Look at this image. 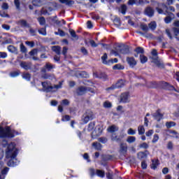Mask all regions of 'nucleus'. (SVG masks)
Instances as JSON below:
<instances>
[{
	"mask_svg": "<svg viewBox=\"0 0 179 179\" xmlns=\"http://www.w3.org/2000/svg\"><path fill=\"white\" fill-rule=\"evenodd\" d=\"M16 156H17V149L13 143H10L7 145L6 149V157L10 159L7 162L9 167H13L17 165V159H16Z\"/></svg>",
	"mask_w": 179,
	"mask_h": 179,
	"instance_id": "1",
	"label": "nucleus"
},
{
	"mask_svg": "<svg viewBox=\"0 0 179 179\" xmlns=\"http://www.w3.org/2000/svg\"><path fill=\"white\" fill-rule=\"evenodd\" d=\"M41 85L46 93H55V92H57L58 90H59V89H62V81H60L59 82V84L54 85H51L47 82H42Z\"/></svg>",
	"mask_w": 179,
	"mask_h": 179,
	"instance_id": "2",
	"label": "nucleus"
},
{
	"mask_svg": "<svg viewBox=\"0 0 179 179\" xmlns=\"http://www.w3.org/2000/svg\"><path fill=\"white\" fill-rule=\"evenodd\" d=\"M19 134L15 131H11L10 127H6L5 129L0 127V138H15Z\"/></svg>",
	"mask_w": 179,
	"mask_h": 179,
	"instance_id": "3",
	"label": "nucleus"
},
{
	"mask_svg": "<svg viewBox=\"0 0 179 179\" xmlns=\"http://www.w3.org/2000/svg\"><path fill=\"white\" fill-rule=\"evenodd\" d=\"M90 120H93V112L87 110L82 117L83 124H87Z\"/></svg>",
	"mask_w": 179,
	"mask_h": 179,
	"instance_id": "4",
	"label": "nucleus"
},
{
	"mask_svg": "<svg viewBox=\"0 0 179 179\" xmlns=\"http://www.w3.org/2000/svg\"><path fill=\"white\" fill-rule=\"evenodd\" d=\"M54 68H55V66L50 62H47L45 66L41 69V72H42V73H47V72H51Z\"/></svg>",
	"mask_w": 179,
	"mask_h": 179,
	"instance_id": "5",
	"label": "nucleus"
},
{
	"mask_svg": "<svg viewBox=\"0 0 179 179\" xmlns=\"http://www.w3.org/2000/svg\"><path fill=\"white\" fill-rule=\"evenodd\" d=\"M117 52H120V54H124L125 55L127 54H129V48L128 47V45L122 44L117 46Z\"/></svg>",
	"mask_w": 179,
	"mask_h": 179,
	"instance_id": "6",
	"label": "nucleus"
},
{
	"mask_svg": "<svg viewBox=\"0 0 179 179\" xmlns=\"http://www.w3.org/2000/svg\"><path fill=\"white\" fill-rule=\"evenodd\" d=\"M164 15H166V17L164 20L165 23L166 24H169V23H171V20L174 19V14L173 13L166 11V13H164Z\"/></svg>",
	"mask_w": 179,
	"mask_h": 179,
	"instance_id": "7",
	"label": "nucleus"
},
{
	"mask_svg": "<svg viewBox=\"0 0 179 179\" xmlns=\"http://www.w3.org/2000/svg\"><path fill=\"white\" fill-rule=\"evenodd\" d=\"M120 103H129V93L124 92L120 95Z\"/></svg>",
	"mask_w": 179,
	"mask_h": 179,
	"instance_id": "8",
	"label": "nucleus"
},
{
	"mask_svg": "<svg viewBox=\"0 0 179 179\" xmlns=\"http://www.w3.org/2000/svg\"><path fill=\"white\" fill-rule=\"evenodd\" d=\"M163 113H162L160 109H158L155 113L152 114V117L157 120L160 121L163 120Z\"/></svg>",
	"mask_w": 179,
	"mask_h": 179,
	"instance_id": "9",
	"label": "nucleus"
},
{
	"mask_svg": "<svg viewBox=\"0 0 179 179\" xmlns=\"http://www.w3.org/2000/svg\"><path fill=\"white\" fill-rule=\"evenodd\" d=\"M87 87H79L77 90L76 93L78 96H83V94H85V93H87Z\"/></svg>",
	"mask_w": 179,
	"mask_h": 179,
	"instance_id": "10",
	"label": "nucleus"
},
{
	"mask_svg": "<svg viewBox=\"0 0 179 179\" xmlns=\"http://www.w3.org/2000/svg\"><path fill=\"white\" fill-rule=\"evenodd\" d=\"M145 15L149 17H153L155 15V10L152 7L148 6L145 9Z\"/></svg>",
	"mask_w": 179,
	"mask_h": 179,
	"instance_id": "11",
	"label": "nucleus"
},
{
	"mask_svg": "<svg viewBox=\"0 0 179 179\" xmlns=\"http://www.w3.org/2000/svg\"><path fill=\"white\" fill-rule=\"evenodd\" d=\"M126 61L131 68H134L137 64L136 60L134 57H127Z\"/></svg>",
	"mask_w": 179,
	"mask_h": 179,
	"instance_id": "12",
	"label": "nucleus"
},
{
	"mask_svg": "<svg viewBox=\"0 0 179 179\" xmlns=\"http://www.w3.org/2000/svg\"><path fill=\"white\" fill-rule=\"evenodd\" d=\"M21 68H23V69H25V71H29L31 68V63L30 62H22L20 63Z\"/></svg>",
	"mask_w": 179,
	"mask_h": 179,
	"instance_id": "13",
	"label": "nucleus"
},
{
	"mask_svg": "<svg viewBox=\"0 0 179 179\" xmlns=\"http://www.w3.org/2000/svg\"><path fill=\"white\" fill-rule=\"evenodd\" d=\"M17 24L21 26V27H30V24L27 23V21L24 20H20L17 22Z\"/></svg>",
	"mask_w": 179,
	"mask_h": 179,
	"instance_id": "14",
	"label": "nucleus"
},
{
	"mask_svg": "<svg viewBox=\"0 0 179 179\" xmlns=\"http://www.w3.org/2000/svg\"><path fill=\"white\" fill-rule=\"evenodd\" d=\"M128 150V145L127 143H121L120 144V153H122V155H125Z\"/></svg>",
	"mask_w": 179,
	"mask_h": 179,
	"instance_id": "15",
	"label": "nucleus"
},
{
	"mask_svg": "<svg viewBox=\"0 0 179 179\" xmlns=\"http://www.w3.org/2000/svg\"><path fill=\"white\" fill-rule=\"evenodd\" d=\"M59 2H60V3H64L67 6H72V5L75 3V1L73 0H59Z\"/></svg>",
	"mask_w": 179,
	"mask_h": 179,
	"instance_id": "16",
	"label": "nucleus"
},
{
	"mask_svg": "<svg viewBox=\"0 0 179 179\" xmlns=\"http://www.w3.org/2000/svg\"><path fill=\"white\" fill-rule=\"evenodd\" d=\"M148 155H149V152L146 150L144 152H138L137 156L138 159H146L148 157Z\"/></svg>",
	"mask_w": 179,
	"mask_h": 179,
	"instance_id": "17",
	"label": "nucleus"
},
{
	"mask_svg": "<svg viewBox=\"0 0 179 179\" xmlns=\"http://www.w3.org/2000/svg\"><path fill=\"white\" fill-rule=\"evenodd\" d=\"M41 78L43 79H49L50 80H52V79L55 78V76H54V74H50L47 73H43Z\"/></svg>",
	"mask_w": 179,
	"mask_h": 179,
	"instance_id": "18",
	"label": "nucleus"
},
{
	"mask_svg": "<svg viewBox=\"0 0 179 179\" xmlns=\"http://www.w3.org/2000/svg\"><path fill=\"white\" fill-rule=\"evenodd\" d=\"M101 60L103 64H104L105 65H110V62H113V59H109L108 62H107V53H105L101 57Z\"/></svg>",
	"mask_w": 179,
	"mask_h": 179,
	"instance_id": "19",
	"label": "nucleus"
},
{
	"mask_svg": "<svg viewBox=\"0 0 179 179\" xmlns=\"http://www.w3.org/2000/svg\"><path fill=\"white\" fill-rule=\"evenodd\" d=\"M107 131L110 134H114V132H117V131H118V127L112 125L108 128Z\"/></svg>",
	"mask_w": 179,
	"mask_h": 179,
	"instance_id": "20",
	"label": "nucleus"
},
{
	"mask_svg": "<svg viewBox=\"0 0 179 179\" xmlns=\"http://www.w3.org/2000/svg\"><path fill=\"white\" fill-rule=\"evenodd\" d=\"M8 50L12 54H17V48L12 45L8 46Z\"/></svg>",
	"mask_w": 179,
	"mask_h": 179,
	"instance_id": "21",
	"label": "nucleus"
},
{
	"mask_svg": "<svg viewBox=\"0 0 179 179\" xmlns=\"http://www.w3.org/2000/svg\"><path fill=\"white\" fill-rule=\"evenodd\" d=\"M52 50L57 55H61V46H59V45L52 46Z\"/></svg>",
	"mask_w": 179,
	"mask_h": 179,
	"instance_id": "22",
	"label": "nucleus"
},
{
	"mask_svg": "<svg viewBox=\"0 0 179 179\" xmlns=\"http://www.w3.org/2000/svg\"><path fill=\"white\" fill-rule=\"evenodd\" d=\"M69 33L72 37V40H75L76 41L79 40V36L76 35V32L73 29H69Z\"/></svg>",
	"mask_w": 179,
	"mask_h": 179,
	"instance_id": "23",
	"label": "nucleus"
},
{
	"mask_svg": "<svg viewBox=\"0 0 179 179\" xmlns=\"http://www.w3.org/2000/svg\"><path fill=\"white\" fill-rule=\"evenodd\" d=\"M170 138H175L176 139H179V134L178 132L174 131V130H171L169 131Z\"/></svg>",
	"mask_w": 179,
	"mask_h": 179,
	"instance_id": "24",
	"label": "nucleus"
},
{
	"mask_svg": "<svg viewBox=\"0 0 179 179\" xmlns=\"http://www.w3.org/2000/svg\"><path fill=\"white\" fill-rule=\"evenodd\" d=\"M156 27H157V24L155 21H152L148 24V29H150V30H156Z\"/></svg>",
	"mask_w": 179,
	"mask_h": 179,
	"instance_id": "25",
	"label": "nucleus"
},
{
	"mask_svg": "<svg viewBox=\"0 0 179 179\" xmlns=\"http://www.w3.org/2000/svg\"><path fill=\"white\" fill-rule=\"evenodd\" d=\"M96 176H98V177H101V178H104L106 176V173L104 172V171H101L100 169H97L96 171Z\"/></svg>",
	"mask_w": 179,
	"mask_h": 179,
	"instance_id": "26",
	"label": "nucleus"
},
{
	"mask_svg": "<svg viewBox=\"0 0 179 179\" xmlns=\"http://www.w3.org/2000/svg\"><path fill=\"white\" fill-rule=\"evenodd\" d=\"M124 85V80H120L115 85L116 86V89H120V87H123Z\"/></svg>",
	"mask_w": 179,
	"mask_h": 179,
	"instance_id": "27",
	"label": "nucleus"
},
{
	"mask_svg": "<svg viewBox=\"0 0 179 179\" xmlns=\"http://www.w3.org/2000/svg\"><path fill=\"white\" fill-rule=\"evenodd\" d=\"M31 3L34 6H40L42 5L41 0H32Z\"/></svg>",
	"mask_w": 179,
	"mask_h": 179,
	"instance_id": "28",
	"label": "nucleus"
},
{
	"mask_svg": "<svg viewBox=\"0 0 179 179\" xmlns=\"http://www.w3.org/2000/svg\"><path fill=\"white\" fill-rule=\"evenodd\" d=\"M92 146L96 150H101V144L100 143H93Z\"/></svg>",
	"mask_w": 179,
	"mask_h": 179,
	"instance_id": "29",
	"label": "nucleus"
},
{
	"mask_svg": "<svg viewBox=\"0 0 179 179\" xmlns=\"http://www.w3.org/2000/svg\"><path fill=\"white\" fill-rule=\"evenodd\" d=\"M140 61L141 64H146V62H148V57L143 55H141Z\"/></svg>",
	"mask_w": 179,
	"mask_h": 179,
	"instance_id": "30",
	"label": "nucleus"
},
{
	"mask_svg": "<svg viewBox=\"0 0 179 179\" xmlns=\"http://www.w3.org/2000/svg\"><path fill=\"white\" fill-rule=\"evenodd\" d=\"M111 141H113V142H120V141H121V138H120L118 136H116L115 134H113L111 136Z\"/></svg>",
	"mask_w": 179,
	"mask_h": 179,
	"instance_id": "31",
	"label": "nucleus"
},
{
	"mask_svg": "<svg viewBox=\"0 0 179 179\" xmlns=\"http://www.w3.org/2000/svg\"><path fill=\"white\" fill-rule=\"evenodd\" d=\"M138 135H143L145 134V127L143 126H138Z\"/></svg>",
	"mask_w": 179,
	"mask_h": 179,
	"instance_id": "32",
	"label": "nucleus"
},
{
	"mask_svg": "<svg viewBox=\"0 0 179 179\" xmlns=\"http://www.w3.org/2000/svg\"><path fill=\"white\" fill-rule=\"evenodd\" d=\"M134 51L136 52V54H141V55H143L145 52V50L141 47L136 48Z\"/></svg>",
	"mask_w": 179,
	"mask_h": 179,
	"instance_id": "33",
	"label": "nucleus"
},
{
	"mask_svg": "<svg viewBox=\"0 0 179 179\" xmlns=\"http://www.w3.org/2000/svg\"><path fill=\"white\" fill-rule=\"evenodd\" d=\"M120 12V13H122V15H125V13H127V6L125 4L121 6Z\"/></svg>",
	"mask_w": 179,
	"mask_h": 179,
	"instance_id": "34",
	"label": "nucleus"
},
{
	"mask_svg": "<svg viewBox=\"0 0 179 179\" xmlns=\"http://www.w3.org/2000/svg\"><path fill=\"white\" fill-rule=\"evenodd\" d=\"M173 33L176 36V40L179 41V28L174 27L173 28Z\"/></svg>",
	"mask_w": 179,
	"mask_h": 179,
	"instance_id": "35",
	"label": "nucleus"
},
{
	"mask_svg": "<svg viewBox=\"0 0 179 179\" xmlns=\"http://www.w3.org/2000/svg\"><path fill=\"white\" fill-rule=\"evenodd\" d=\"M31 78V76L30 75V73H24L22 74V78L25 79V80H30Z\"/></svg>",
	"mask_w": 179,
	"mask_h": 179,
	"instance_id": "36",
	"label": "nucleus"
},
{
	"mask_svg": "<svg viewBox=\"0 0 179 179\" xmlns=\"http://www.w3.org/2000/svg\"><path fill=\"white\" fill-rule=\"evenodd\" d=\"M166 127L168 129L173 128V127H176V122H167L166 123Z\"/></svg>",
	"mask_w": 179,
	"mask_h": 179,
	"instance_id": "37",
	"label": "nucleus"
},
{
	"mask_svg": "<svg viewBox=\"0 0 179 179\" xmlns=\"http://www.w3.org/2000/svg\"><path fill=\"white\" fill-rule=\"evenodd\" d=\"M135 141H136V138L134 136H128L127 139V142H128V143H134Z\"/></svg>",
	"mask_w": 179,
	"mask_h": 179,
	"instance_id": "38",
	"label": "nucleus"
},
{
	"mask_svg": "<svg viewBox=\"0 0 179 179\" xmlns=\"http://www.w3.org/2000/svg\"><path fill=\"white\" fill-rule=\"evenodd\" d=\"M38 21L39 22V24L41 26H44V24H45V18H44V17H38Z\"/></svg>",
	"mask_w": 179,
	"mask_h": 179,
	"instance_id": "39",
	"label": "nucleus"
},
{
	"mask_svg": "<svg viewBox=\"0 0 179 179\" xmlns=\"http://www.w3.org/2000/svg\"><path fill=\"white\" fill-rule=\"evenodd\" d=\"M140 27L141 30H143V31H145V33H148V31H149V27H148V25L146 24H141Z\"/></svg>",
	"mask_w": 179,
	"mask_h": 179,
	"instance_id": "40",
	"label": "nucleus"
},
{
	"mask_svg": "<svg viewBox=\"0 0 179 179\" xmlns=\"http://www.w3.org/2000/svg\"><path fill=\"white\" fill-rule=\"evenodd\" d=\"M78 75L80 78H89V74L86 71H81Z\"/></svg>",
	"mask_w": 179,
	"mask_h": 179,
	"instance_id": "41",
	"label": "nucleus"
},
{
	"mask_svg": "<svg viewBox=\"0 0 179 179\" xmlns=\"http://www.w3.org/2000/svg\"><path fill=\"white\" fill-rule=\"evenodd\" d=\"M9 171V168L8 167H5L2 171L1 173L0 174V176H3L5 177V176H6V174H8V172Z\"/></svg>",
	"mask_w": 179,
	"mask_h": 179,
	"instance_id": "42",
	"label": "nucleus"
},
{
	"mask_svg": "<svg viewBox=\"0 0 179 179\" xmlns=\"http://www.w3.org/2000/svg\"><path fill=\"white\" fill-rule=\"evenodd\" d=\"M20 48L21 52H23L24 54L27 52V49L26 48V46L23 45V43L20 44Z\"/></svg>",
	"mask_w": 179,
	"mask_h": 179,
	"instance_id": "43",
	"label": "nucleus"
},
{
	"mask_svg": "<svg viewBox=\"0 0 179 179\" xmlns=\"http://www.w3.org/2000/svg\"><path fill=\"white\" fill-rule=\"evenodd\" d=\"M113 69H118V70H121V69H124V66L121 65L120 64H115V66H113Z\"/></svg>",
	"mask_w": 179,
	"mask_h": 179,
	"instance_id": "44",
	"label": "nucleus"
},
{
	"mask_svg": "<svg viewBox=\"0 0 179 179\" xmlns=\"http://www.w3.org/2000/svg\"><path fill=\"white\" fill-rule=\"evenodd\" d=\"M90 176L91 178H93V177L96 176V171L94 170V169L93 168L90 169Z\"/></svg>",
	"mask_w": 179,
	"mask_h": 179,
	"instance_id": "45",
	"label": "nucleus"
},
{
	"mask_svg": "<svg viewBox=\"0 0 179 179\" xmlns=\"http://www.w3.org/2000/svg\"><path fill=\"white\" fill-rule=\"evenodd\" d=\"M128 135H135L136 134V130H134L132 128H130L127 131Z\"/></svg>",
	"mask_w": 179,
	"mask_h": 179,
	"instance_id": "46",
	"label": "nucleus"
},
{
	"mask_svg": "<svg viewBox=\"0 0 179 179\" xmlns=\"http://www.w3.org/2000/svg\"><path fill=\"white\" fill-rule=\"evenodd\" d=\"M14 5L15 6L16 9H20V1L19 0H15Z\"/></svg>",
	"mask_w": 179,
	"mask_h": 179,
	"instance_id": "47",
	"label": "nucleus"
},
{
	"mask_svg": "<svg viewBox=\"0 0 179 179\" xmlns=\"http://www.w3.org/2000/svg\"><path fill=\"white\" fill-rule=\"evenodd\" d=\"M94 125H95V124H94V122H91V123H90L89 124V125H88V131H93V129H94Z\"/></svg>",
	"mask_w": 179,
	"mask_h": 179,
	"instance_id": "48",
	"label": "nucleus"
},
{
	"mask_svg": "<svg viewBox=\"0 0 179 179\" xmlns=\"http://www.w3.org/2000/svg\"><path fill=\"white\" fill-rule=\"evenodd\" d=\"M10 76L11 78H16V77L19 76V72H17V71L11 72L10 73Z\"/></svg>",
	"mask_w": 179,
	"mask_h": 179,
	"instance_id": "49",
	"label": "nucleus"
},
{
	"mask_svg": "<svg viewBox=\"0 0 179 179\" xmlns=\"http://www.w3.org/2000/svg\"><path fill=\"white\" fill-rule=\"evenodd\" d=\"M1 27H2V29H3L4 30H7V31L10 30V26L8 25V24H3L1 25Z\"/></svg>",
	"mask_w": 179,
	"mask_h": 179,
	"instance_id": "50",
	"label": "nucleus"
},
{
	"mask_svg": "<svg viewBox=\"0 0 179 179\" xmlns=\"http://www.w3.org/2000/svg\"><path fill=\"white\" fill-rule=\"evenodd\" d=\"M1 8L3 10H8L9 9V5L7 3H3Z\"/></svg>",
	"mask_w": 179,
	"mask_h": 179,
	"instance_id": "51",
	"label": "nucleus"
},
{
	"mask_svg": "<svg viewBox=\"0 0 179 179\" xmlns=\"http://www.w3.org/2000/svg\"><path fill=\"white\" fill-rule=\"evenodd\" d=\"M25 44L31 48H33V47H34V43L33 41H25Z\"/></svg>",
	"mask_w": 179,
	"mask_h": 179,
	"instance_id": "52",
	"label": "nucleus"
},
{
	"mask_svg": "<svg viewBox=\"0 0 179 179\" xmlns=\"http://www.w3.org/2000/svg\"><path fill=\"white\" fill-rule=\"evenodd\" d=\"M39 34H42L43 36H45L47 34V32L45 31V28H41V29L38 30Z\"/></svg>",
	"mask_w": 179,
	"mask_h": 179,
	"instance_id": "53",
	"label": "nucleus"
},
{
	"mask_svg": "<svg viewBox=\"0 0 179 179\" xmlns=\"http://www.w3.org/2000/svg\"><path fill=\"white\" fill-rule=\"evenodd\" d=\"M159 141V135L158 134H155L153 139L152 141V143H156Z\"/></svg>",
	"mask_w": 179,
	"mask_h": 179,
	"instance_id": "54",
	"label": "nucleus"
},
{
	"mask_svg": "<svg viewBox=\"0 0 179 179\" xmlns=\"http://www.w3.org/2000/svg\"><path fill=\"white\" fill-rule=\"evenodd\" d=\"M164 84L166 86V89H169V90H176V88H174V87L173 85H170L167 83H164Z\"/></svg>",
	"mask_w": 179,
	"mask_h": 179,
	"instance_id": "55",
	"label": "nucleus"
},
{
	"mask_svg": "<svg viewBox=\"0 0 179 179\" xmlns=\"http://www.w3.org/2000/svg\"><path fill=\"white\" fill-rule=\"evenodd\" d=\"M37 52H38V50L33 49L31 52H29V55H37Z\"/></svg>",
	"mask_w": 179,
	"mask_h": 179,
	"instance_id": "56",
	"label": "nucleus"
},
{
	"mask_svg": "<svg viewBox=\"0 0 179 179\" xmlns=\"http://www.w3.org/2000/svg\"><path fill=\"white\" fill-rule=\"evenodd\" d=\"M61 103L62 106H69V101L68 99H64Z\"/></svg>",
	"mask_w": 179,
	"mask_h": 179,
	"instance_id": "57",
	"label": "nucleus"
},
{
	"mask_svg": "<svg viewBox=\"0 0 179 179\" xmlns=\"http://www.w3.org/2000/svg\"><path fill=\"white\" fill-rule=\"evenodd\" d=\"M103 106L105 107V108H110L111 107V103L106 101L105 103H103Z\"/></svg>",
	"mask_w": 179,
	"mask_h": 179,
	"instance_id": "58",
	"label": "nucleus"
},
{
	"mask_svg": "<svg viewBox=\"0 0 179 179\" xmlns=\"http://www.w3.org/2000/svg\"><path fill=\"white\" fill-rule=\"evenodd\" d=\"M80 51L84 55H87V54H88L87 50H86V48H85V47H82L80 49Z\"/></svg>",
	"mask_w": 179,
	"mask_h": 179,
	"instance_id": "59",
	"label": "nucleus"
},
{
	"mask_svg": "<svg viewBox=\"0 0 179 179\" xmlns=\"http://www.w3.org/2000/svg\"><path fill=\"white\" fill-rule=\"evenodd\" d=\"M68 53V48L67 47H64L62 54L64 55V57H66V54Z\"/></svg>",
	"mask_w": 179,
	"mask_h": 179,
	"instance_id": "60",
	"label": "nucleus"
},
{
	"mask_svg": "<svg viewBox=\"0 0 179 179\" xmlns=\"http://www.w3.org/2000/svg\"><path fill=\"white\" fill-rule=\"evenodd\" d=\"M99 142H101V143H106L107 142V139L104 137H101L98 139Z\"/></svg>",
	"mask_w": 179,
	"mask_h": 179,
	"instance_id": "61",
	"label": "nucleus"
},
{
	"mask_svg": "<svg viewBox=\"0 0 179 179\" xmlns=\"http://www.w3.org/2000/svg\"><path fill=\"white\" fill-rule=\"evenodd\" d=\"M6 57H8V54H6V52H0V58L5 59V58H6Z\"/></svg>",
	"mask_w": 179,
	"mask_h": 179,
	"instance_id": "62",
	"label": "nucleus"
},
{
	"mask_svg": "<svg viewBox=\"0 0 179 179\" xmlns=\"http://www.w3.org/2000/svg\"><path fill=\"white\" fill-rule=\"evenodd\" d=\"M69 120H71V116L66 115L62 117V121H69Z\"/></svg>",
	"mask_w": 179,
	"mask_h": 179,
	"instance_id": "63",
	"label": "nucleus"
},
{
	"mask_svg": "<svg viewBox=\"0 0 179 179\" xmlns=\"http://www.w3.org/2000/svg\"><path fill=\"white\" fill-rule=\"evenodd\" d=\"M0 16H1V17H9V15L6 13L4 11H0Z\"/></svg>",
	"mask_w": 179,
	"mask_h": 179,
	"instance_id": "64",
	"label": "nucleus"
}]
</instances>
